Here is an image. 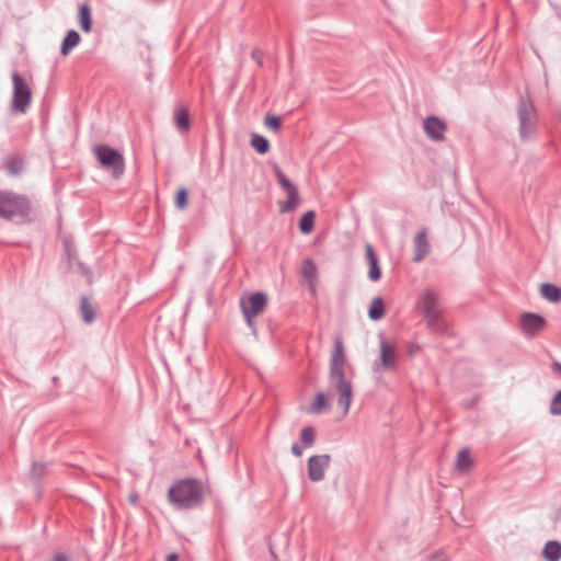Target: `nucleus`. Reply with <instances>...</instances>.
Masks as SVG:
<instances>
[{"instance_id": "1", "label": "nucleus", "mask_w": 561, "mask_h": 561, "mask_svg": "<svg viewBox=\"0 0 561 561\" xmlns=\"http://www.w3.org/2000/svg\"><path fill=\"white\" fill-rule=\"evenodd\" d=\"M345 366L346 355L343 341L341 337H336L330 359L329 389L339 394L337 405L342 408L343 415L348 413L353 400V387L351 380L345 376Z\"/></svg>"}, {"instance_id": "2", "label": "nucleus", "mask_w": 561, "mask_h": 561, "mask_svg": "<svg viewBox=\"0 0 561 561\" xmlns=\"http://www.w3.org/2000/svg\"><path fill=\"white\" fill-rule=\"evenodd\" d=\"M205 486L201 480L183 479L169 488L168 500L178 510H191L204 502Z\"/></svg>"}, {"instance_id": "3", "label": "nucleus", "mask_w": 561, "mask_h": 561, "mask_svg": "<svg viewBox=\"0 0 561 561\" xmlns=\"http://www.w3.org/2000/svg\"><path fill=\"white\" fill-rule=\"evenodd\" d=\"M32 204L26 195L0 191V218L15 224L31 221Z\"/></svg>"}, {"instance_id": "4", "label": "nucleus", "mask_w": 561, "mask_h": 561, "mask_svg": "<svg viewBox=\"0 0 561 561\" xmlns=\"http://www.w3.org/2000/svg\"><path fill=\"white\" fill-rule=\"evenodd\" d=\"M518 131L522 140H528L537 130L538 115L533 101L522 98L517 105Z\"/></svg>"}, {"instance_id": "5", "label": "nucleus", "mask_w": 561, "mask_h": 561, "mask_svg": "<svg viewBox=\"0 0 561 561\" xmlns=\"http://www.w3.org/2000/svg\"><path fill=\"white\" fill-rule=\"evenodd\" d=\"M13 93L11 101V113L25 114L31 106L32 90L19 72L12 73Z\"/></svg>"}, {"instance_id": "6", "label": "nucleus", "mask_w": 561, "mask_h": 561, "mask_svg": "<svg viewBox=\"0 0 561 561\" xmlns=\"http://www.w3.org/2000/svg\"><path fill=\"white\" fill-rule=\"evenodd\" d=\"M93 152L100 164L111 170L114 178H119L124 173V158L117 150L105 145H96Z\"/></svg>"}, {"instance_id": "7", "label": "nucleus", "mask_w": 561, "mask_h": 561, "mask_svg": "<svg viewBox=\"0 0 561 561\" xmlns=\"http://www.w3.org/2000/svg\"><path fill=\"white\" fill-rule=\"evenodd\" d=\"M274 172L280 187L287 193L288 201L280 204V213H288L294 210L299 204V193L297 187L289 181L278 165L274 167Z\"/></svg>"}, {"instance_id": "8", "label": "nucleus", "mask_w": 561, "mask_h": 561, "mask_svg": "<svg viewBox=\"0 0 561 561\" xmlns=\"http://www.w3.org/2000/svg\"><path fill=\"white\" fill-rule=\"evenodd\" d=\"M267 305V297L263 293H254L247 300L241 301V309L249 325L253 324L252 318L260 314Z\"/></svg>"}, {"instance_id": "9", "label": "nucleus", "mask_w": 561, "mask_h": 561, "mask_svg": "<svg viewBox=\"0 0 561 561\" xmlns=\"http://www.w3.org/2000/svg\"><path fill=\"white\" fill-rule=\"evenodd\" d=\"M547 327V320L534 312H524L519 317V328L527 337H535Z\"/></svg>"}, {"instance_id": "10", "label": "nucleus", "mask_w": 561, "mask_h": 561, "mask_svg": "<svg viewBox=\"0 0 561 561\" xmlns=\"http://www.w3.org/2000/svg\"><path fill=\"white\" fill-rule=\"evenodd\" d=\"M331 456L328 454L311 456L307 462L308 478L310 481H322L324 479V472L329 468Z\"/></svg>"}, {"instance_id": "11", "label": "nucleus", "mask_w": 561, "mask_h": 561, "mask_svg": "<svg viewBox=\"0 0 561 561\" xmlns=\"http://www.w3.org/2000/svg\"><path fill=\"white\" fill-rule=\"evenodd\" d=\"M419 306L424 317L442 314L443 306L439 296L432 289H425L419 299Z\"/></svg>"}, {"instance_id": "12", "label": "nucleus", "mask_w": 561, "mask_h": 561, "mask_svg": "<svg viewBox=\"0 0 561 561\" xmlns=\"http://www.w3.org/2000/svg\"><path fill=\"white\" fill-rule=\"evenodd\" d=\"M423 128L431 140L442 141L445 138L447 126L445 122L437 116H428L423 122Z\"/></svg>"}, {"instance_id": "13", "label": "nucleus", "mask_w": 561, "mask_h": 561, "mask_svg": "<svg viewBox=\"0 0 561 561\" xmlns=\"http://www.w3.org/2000/svg\"><path fill=\"white\" fill-rule=\"evenodd\" d=\"M380 366L385 370H394L397 367L396 347L389 343L383 336H379Z\"/></svg>"}, {"instance_id": "14", "label": "nucleus", "mask_w": 561, "mask_h": 561, "mask_svg": "<svg viewBox=\"0 0 561 561\" xmlns=\"http://www.w3.org/2000/svg\"><path fill=\"white\" fill-rule=\"evenodd\" d=\"M413 250H414L413 261L415 263H419L422 260H424V257L430 253L431 244L427 240L426 228H423L415 234V237L413 239Z\"/></svg>"}, {"instance_id": "15", "label": "nucleus", "mask_w": 561, "mask_h": 561, "mask_svg": "<svg viewBox=\"0 0 561 561\" xmlns=\"http://www.w3.org/2000/svg\"><path fill=\"white\" fill-rule=\"evenodd\" d=\"M365 254L369 265L368 277L370 280L377 282L381 278V268L379 266L378 257L370 243H366Z\"/></svg>"}, {"instance_id": "16", "label": "nucleus", "mask_w": 561, "mask_h": 561, "mask_svg": "<svg viewBox=\"0 0 561 561\" xmlns=\"http://www.w3.org/2000/svg\"><path fill=\"white\" fill-rule=\"evenodd\" d=\"M174 124L180 133H187L191 127L190 112L186 106L178 105L173 114Z\"/></svg>"}, {"instance_id": "17", "label": "nucleus", "mask_w": 561, "mask_h": 561, "mask_svg": "<svg viewBox=\"0 0 561 561\" xmlns=\"http://www.w3.org/2000/svg\"><path fill=\"white\" fill-rule=\"evenodd\" d=\"M80 35L77 31L70 30L65 38L62 39L60 53L62 56H67L72 48H75L80 43Z\"/></svg>"}, {"instance_id": "18", "label": "nucleus", "mask_w": 561, "mask_h": 561, "mask_svg": "<svg viewBox=\"0 0 561 561\" xmlns=\"http://www.w3.org/2000/svg\"><path fill=\"white\" fill-rule=\"evenodd\" d=\"M542 557L547 561H560L561 559V543L556 540L548 541L542 550Z\"/></svg>"}, {"instance_id": "19", "label": "nucleus", "mask_w": 561, "mask_h": 561, "mask_svg": "<svg viewBox=\"0 0 561 561\" xmlns=\"http://www.w3.org/2000/svg\"><path fill=\"white\" fill-rule=\"evenodd\" d=\"M78 18L82 31L90 32L92 28V14L89 4L83 3L79 5Z\"/></svg>"}, {"instance_id": "20", "label": "nucleus", "mask_w": 561, "mask_h": 561, "mask_svg": "<svg viewBox=\"0 0 561 561\" xmlns=\"http://www.w3.org/2000/svg\"><path fill=\"white\" fill-rule=\"evenodd\" d=\"M540 294L550 302H559L561 300V288L550 283H543L541 285Z\"/></svg>"}, {"instance_id": "21", "label": "nucleus", "mask_w": 561, "mask_h": 561, "mask_svg": "<svg viewBox=\"0 0 561 561\" xmlns=\"http://www.w3.org/2000/svg\"><path fill=\"white\" fill-rule=\"evenodd\" d=\"M427 323V327L435 333L444 334L447 331V323L442 314H432L428 317H424Z\"/></svg>"}, {"instance_id": "22", "label": "nucleus", "mask_w": 561, "mask_h": 561, "mask_svg": "<svg viewBox=\"0 0 561 561\" xmlns=\"http://www.w3.org/2000/svg\"><path fill=\"white\" fill-rule=\"evenodd\" d=\"M471 466L472 459L469 449H461L457 455L455 463L456 469L461 473H466L470 470Z\"/></svg>"}, {"instance_id": "23", "label": "nucleus", "mask_w": 561, "mask_h": 561, "mask_svg": "<svg viewBox=\"0 0 561 561\" xmlns=\"http://www.w3.org/2000/svg\"><path fill=\"white\" fill-rule=\"evenodd\" d=\"M23 167V160L16 156L9 157L4 163L5 172L12 176L19 175L22 172Z\"/></svg>"}, {"instance_id": "24", "label": "nucleus", "mask_w": 561, "mask_h": 561, "mask_svg": "<svg viewBox=\"0 0 561 561\" xmlns=\"http://www.w3.org/2000/svg\"><path fill=\"white\" fill-rule=\"evenodd\" d=\"M314 217L316 214L313 210H308L302 215L299 220V229L302 233H310L314 227Z\"/></svg>"}, {"instance_id": "25", "label": "nucleus", "mask_w": 561, "mask_h": 561, "mask_svg": "<svg viewBox=\"0 0 561 561\" xmlns=\"http://www.w3.org/2000/svg\"><path fill=\"white\" fill-rule=\"evenodd\" d=\"M385 314L383 301L380 297H376L371 301V306L368 310V316L371 320H379Z\"/></svg>"}, {"instance_id": "26", "label": "nucleus", "mask_w": 561, "mask_h": 561, "mask_svg": "<svg viewBox=\"0 0 561 561\" xmlns=\"http://www.w3.org/2000/svg\"><path fill=\"white\" fill-rule=\"evenodd\" d=\"M80 310L82 319L85 323H91L94 320V309L85 296L81 297L80 299Z\"/></svg>"}, {"instance_id": "27", "label": "nucleus", "mask_w": 561, "mask_h": 561, "mask_svg": "<svg viewBox=\"0 0 561 561\" xmlns=\"http://www.w3.org/2000/svg\"><path fill=\"white\" fill-rule=\"evenodd\" d=\"M251 146L256 150V152H259L260 154H264L268 151L270 149V142L268 140L259 135V134H253L252 135V138H251Z\"/></svg>"}, {"instance_id": "28", "label": "nucleus", "mask_w": 561, "mask_h": 561, "mask_svg": "<svg viewBox=\"0 0 561 561\" xmlns=\"http://www.w3.org/2000/svg\"><path fill=\"white\" fill-rule=\"evenodd\" d=\"M316 442V431L312 426H306L301 430L300 433V444L305 448H309L313 446Z\"/></svg>"}, {"instance_id": "29", "label": "nucleus", "mask_w": 561, "mask_h": 561, "mask_svg": "<svg viewBox=\"0 0 561 561\" xmlns=\"http://www.w3.org/2000/svg\"><path fill=\"white\" fill-rule=\"evenodd\" d=\"M329 408V401L323 392H318L310 408V412L319 414Z\"/></svg>"}, {"instance_id": "30", "label": "nucleus", "mask_w": 561, "mask_h": 561, "mask_svg": "<svg viewBox=\"0 0 561 561\" xmlns=\"http://www.w3.org/2000/svg\"><path fill=\"white\" fill-rule=\"evenodd\" d=\"M301 274L307 279H313L317 276V267L312 260H304L301 266Z\"/></svg>"}, {"instance_id": "31", "label": "nucleus", "mask_w": 561, "mask_h": 561, "mask_svg": "<svg viewBox=\"0 0 561 561\" xmlns=\"http://www.w3.org/2000/svg\"><path fill=\"white\" fill-rule=\"evenodd\" d=\"M550 413L552 415H561V390H558L552 397Z\"/></svg>"}, {"instance_id": "32", "label": "nucleus", "mask_w": 561, "mask_h": 561, "mask_svg": "<svg viewBox=\"0 0 561 561\" xmlns=\"http://www.w3.org/2000/svg\"><path fill=\"white\" fill-rule=\"evenodd\" d=\"M265 126L277 133L280 129L282 121L278 116L271 115L265 118Z\"/></svg>"}, {"instance_id": "33", "label": "nucleus", "mask_w": 561, "mask_h": 561, "mask_svg": "<svg viewBox=\"0 0 561 561\" xmlns=\"http://www.w3.org/2000/svg\"><path fill=\"white\" fill-rule=\"evenodd\" d=\"M186 204H187V191L185 188H181L176 193L175 205L178 208L183 209L186 207Z\"/></svg>"}, {"instance_id": "34", "label": "nucleus", "mask_w": 561, "mask_h": 561, "mask_svg": "<svg viewBox=\"0 0 561 561\" xmlns=\"http://www.w3.org/2000/svg\"><path fill=\"white\" fill-rule=\"evenodd\" d=\"M45 472H46V466L44 463L34 462L32 465V476L35 479L42 478L45 474Z\"/></svg>"}, {"instance_id": "35", "label": "nucleus", "mask_w": 561, "mask_h": 561, "mask_svg": "<svg viewBox=\"0 0 561 561\" xmlns=\"http://www.w3.org/2000/svg\"><path fill=\"white\" fill-rule=\"evenodd\" d=\"M428 561H449V559L444 552L438 551V552L433 553L430 557Z\"/></svg>"}, {"instance_id": "36", "label": "nucleus", "mask_w": 561, "mask_h": 561, "mask_svg": "<svg viewBox=\"0 0 561 561\" xmlns=\"http://www.w3.org/2000/svg\"><path fill=\"white\" fill-rule=\"evenodd\" d=\"M302 451H304V446L299 443H294L291 445V453L294 456L296 457H300L302 455Z\"/></svg>"}, {"instance_id": "37", "label": "nucleus", "mask_w": 561, "mask_h": 561, "mask_svg": "<svg viewBox=\"0 0 561 561\" xmlns=\"http://www.w3.org/2000/svg\"><path fill=\"white\" fill-rule=\"evenodd\" d=\"M251 57L259 67L262 66V51L260 49H253L251 53Z\"/></svg>"}, {"instance_id": "38", "label": "nucleus", "mask_w": 561, "mask_h": 561, "mask_svg": "<svg viewBox=\"0 0 561 561\" xmlns=\"http://www.w3.org/2000/svg\"><path fill=\"white\" fill-rule=\"evenodd\" d=\"M51 561H68V559L65 553L58 552L53 557Z\"/></svg>"}, {"instance_id": "39", "label": "nucleus", "mask_w": 561, "mask_h": 561, "mask_svg": "<svg viewBox=\"0 0 561 561\" xmlns=\"http://www.w3.org/2000/svg\"><path fill=\"white\" fill-rule=\"evenodd\" d=\"M552 369H553L556 373L561 374V363H559V362H554V363L552 364Z\"/></svg>"}, {"instance_id": "40", "label": "nucleus", "mask_w": 561, "mask_h": 561, "mask_svg": "<svg viewBox=\"0 0 561 561\" xmlns=\"http://www.w3.org/2000/svg\"><path fill=\"white\" fill-rule=\"evenodd\" d=\"M167 561H178V554L176 553L168 554Z\"/></svg>"}, {"instance_id": "41", "label": "nucleus", "mask_w": 561, "mask_h": 561, "mask_svg": "<svg viewBox=\"0 0 561 561\" xmlns=\"http://www.w3.org/2000/svg\"><path fill=\"white\" fill-rule=\"evenodd\" d=\"M136 499H137V495H130V501H131L133 503H135V502H136Z\"/></svg>"}]
</instances>
